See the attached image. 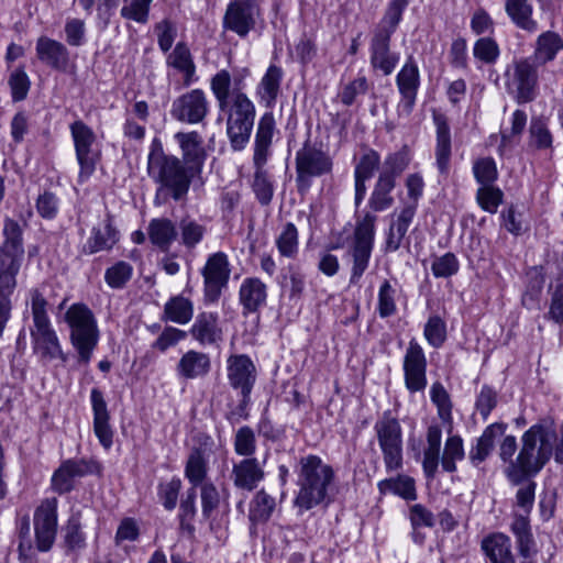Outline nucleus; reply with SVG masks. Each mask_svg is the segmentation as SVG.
<instances>
[{"label":"nucleus","mask_w":563,"mask_h":563,"mask_svg":"<svg viewBox=\"0 0 563 563\" xmlns=\"http://www.w3.org/2000/svg\"><path fill=\"white\" fill-rule=\"evenodd\" d=\"M18 537H19V559L22 563H32L34 559V550L31 538V525L30 518L24 516L18 523Z\"/></svg>","instance_id":"53"},{"label":"nucleus","mask_w":563,"mask_h":563,"mask_svg":"<svg viewBox=\"0 0 563 563\" xmlns=\"http://www.w3.org/2000/svg\"><path fill=\"white\" fill-rule=\"evenodd\" d=\"M527 124V113L523 110H516L511 118V128L500 131L499 148L509 146L517 137H520Z\"/></svg>","instance_id":"62"},{"label":"nucleus","mask_w":563,"mask_h":563,"mask_svg":"<svg viewBox=\"0 0 563 563\" xmlns=\"http://www.w3.org/2000/svg\"><path fill=\"white\" fill-rule=\"evenodd\" d=\"M396 288L385 279L378 290L377 312L380 318H389L397 312Z\"/></svg>","instance_id":"52"},{"label":"nucleus","mask_w":563,"mask_h":563,"mask_svg":"<svg viewBox=\"0 0 563 563\" xmlns=\"http://www.w3.org/2000/svg\"><path fill=\"white\" fill-rule=\"evenodd\" d=\"M276 245L280 255L294 257L298 252V231L294 223L287 222L282 233L276 239Z\"/></svg>","instance_id":"58"},{"label":"nucleus","mask_w":563,"mask_h":563,"mask_svg":"<svg viewBox=\"0 0 563 563\" xmlns=\"http://www.w3.org/2000/svg\"><path fill=\"white\" fill-rule=\"evenodd\" d=\"M192 301L181 295L172 297L164 306L163 320L186 324L192 319Z\"/></svg>","instance_id":"40"},{"label":"nucleus","mask_w":563,"mask_h":563,"mask_svg":"<svg viewBox=\"0 0 563 563\" xmlns=\"http://www.w3.org/2000/svg\"><path fill=\"white\" fill-rule=\"evenodd\" d=\"M176 371L178 376L185 379L203 378L211 371L210 356L203 352L189 350L180 357Z\"/></svg>","instance_id":"32"},{"label":"nucleus","mask_w":563,"mask_h":563,"mask_svg":"<svg viewBox=\"0 0 563 563\" xmlns=\"http://www.w3.org/2000/svg\"><path fill=\"white\" fill-rule=\"evenodd\" d=\"M433 122L437 128L435 161L441 175L446 176L450 169L452 153L451 132L448 118L443 113L433 112Z\"/></svg>","instance_id":"28"},{"label":"nucleus","mask_w":563,"mask_h":563,"mask_svg":"<svg viewBox=\"0 0 563 563\" xmlns=\"http://www.w3.org/2000/svg\"><path fill=\"white\" fill-rule=\"evenodd\" d=\"M415 214L416 206H405L397 218L390 222L385 240L384 250L386 253H394L398 251L404 245L405 241L409 244L406 239V234Z\"/></svg>","instance_id":"29"},{"label":"nucleus","mask_w":563,"mask_h":563,"mask_svg":"<svg viewBox=\"0 0 563 563\" xmlns=\"http://www.w3.org/2000/svg\"><path fill=\"white\" fill-rule=\"evenodd\" d=\"M481 550L486 563H517L512 541L504 532H492L481 541Z\"/></svg>","instance_id":"22"},{"label":"nucleus","mask_w":563,"mask_h":563,"mask_svg":"<svg viewBox=\"0 0 563 563\" xmlns=\"http://www.w3.org/2000/svg\"><path fill=\"white\" fill-rule=\"evenodd\" d=\"M514 84L517 88V101L527 103L536 98L538 86V71L536 63L530 58H523L515 63Z\"/></svg>","instance_id":"23"},{"label":"nucleus","mask_w":563,"mask_h":563,"mask_svg":"<svg viewBox=\"0 0 563 563\" xmlns=\"http://www.w3.org/2000/svg\"><path fill=\"white\" fill-rule=\"evenodd\" d=\"M178 228L180 230L181 244L189 250L196 247L203 240L207 232L205 225L189 216L184 217L179 221Z\"/></svg>","instance_id":"50"},{"label":"nucleus","mask_w":563,"mask_h":563,"mask_svg":"<svg viewBox=\"0 0 563 563\" xmlns=\"http://www.w3.org/2000/svg\"><path fill=\"white\" fill-rule=\"evenodd\" d=\"M505 11L517 27L530 33L538 30V23L532 19L533 8L529 0H505Z\"/></svg>","instance_id":"35"},{"label":"nucleus","mask_w":563,"mask_h":563,"mask_svg":"<svg viewBox=\"0 0 563 563\" xmlns=\"http://www.w3.org/2000/svg\"><path fill=\"white\" fill-rule=\"evenodd\" d=\"M227 363L229 384L241 397L238 405L228 413V419H247L251 394L257 378L256 366L246 354L231 355Z\"/></svg>","instance_id":"8"},{"label":"nucleus","mask_w":563,"mask_h":563,"mask_svg":"<svg viewBox=\"0 0 563 563\" xmlns=\"http://www.w3.org/2000/svg\"><path fill=\"white\" fill-rule=\"evenodd\" d=\"M396 84L401 96L398 108L409 115L416 104L420 87L419 67L413 58L409 56L396 76Z\"/></svg>","instance_id":"19"},{"label":"nucleus","mask_w":563,"mask_h":563,"mask_svg":"<svg viewBox=\"0 0 563 563\" xmlns=\"http://www.w3.org/2000/svg\"><path fill=\"white\" fill-rule=\"evenodd\" d=\"M460 262L456 255L448 252L441 256H433L431 272L437 278H449L457 274Z\"/></svg>","instance_id":"57"},{"label":"nucleus","mask_w":563,"mask_h":563,"mask_svg":"<svg viewBox=\"0 0 563 563\" xmlns=\"http://www.w3.org/2000/svg\"><path fill=\"white\" fill-rule=\"evenodd\" d=\"M196 488H189L186 493V497L181 499L179 506V521L180 528L187 530L189 533H194L195 527L192 520L196 516Z\"/></svg>","instance_id":"60"},{"label":"nucleus","mask_w":563,"mask_h":563,"mask_svg":"<svg viewBox=\"0 0 563 563\" xmlns=\"http://www.w3.org/2000/svg\"><path fill=\"white\" fill-rule=\"evenodd\" d=\"M398 25L379 20L375 25L371 43V66L379 70L384 76L390 75L399 62V54L390 49L391 36Z\"/></svg>","instance_id":"13"},{"label":"nucleus","mask_w":563,"mask_h":563,"mask_svg":"<svg viewBox=\"0 0 563 563\" xmlns=\"http://www.w3.org/2000/svg\"><path fill=\"white\" fill-rule=\"evenodd\" d=\"M430 398L437 407L439 418L444 423H451L453 405L449 393L440 382L432 384L430 388Z\"/></svg>","instance_id":"51"},{"label":"nucleus","mask_w":563,"mask_h":563,"mask_svg":"<svg viewBox=\"0 0 563 563\" xmlns=\"http://www.w3.org/2000/svg\"><path fill=\"white\" fill-rule=\"evenodd\" d=\"M254 12V0H235L227 8L223 25L239 36L245 37L255 26Z\"/></svg>","instance_id":"20"},{"label":"nucleus","mask_w":563,"mask_h":563,"mask_svg":"<svg viewBox=\"0 0 563 563\" xmlns=\"http://www.w3.org/2000/svg\"><path fill=\"white\" fill-rule=\"evenodd\" d=\"M504 194L494 185L479 187L476 192V199L481 208L489 213L497 212L503 202Z\"/></svg>","instance_id":"63"},{"label":"nucleus","mask_w":563,"mask_h":563,"mask_svg":"<svg viewBox=\"0 0 563 563\" xmlns=\"http://www.w3.org/2000/svg\"><path fill=\"white\" fill-rule=\"evenodd\" d=\"M275 130V119L272 112H266L260 119L255 135L253 162L266 164Z\"/></svg>","instance_id":"34"},{"label":"nucleus","mask_w":563,"mask_h":563,"mask_svg":"<svg viewBox=\"0 0 563 563\" xmlns=\"http://www.w3.org/2000/svg\"><path fill=\"white\" fill-rule=\"evenodd\" d=\"M507 424L503 422H495L486 427L476 443L470 449L468 459L473 466L479 467V465L486 461L492 454L495 440L497 437L503 435Z\"/></svg>","instance_id":"31"},{"label":"nucleus","mask_w":563,"mask_h":563,"mask_svg":"<svg viewBox=\"0 0 563 563\" xmlns=\"http://www.w3.org/2000/svg\"><path fill=\"white\" fill-rule=\"evenodd\" d=\"M563 48V40L554 32L542 33L537 40L534 58L540 64H545L555 58L558 52Z\"/></svg>","instance_id":"44"},{"label":"nucleus","mask_w":563,"mask_h":563,"mask_svg":"<svg viewBox=\"0 0 563 563\" xmlns=\"http://www.w3.org/2000/svg\"><path fill=\"white\" fill-rule=\"evenodd\" d=\"M231 477L235 487L252 492L264 478V470L255 457H246L235 463Z\"/></svg>","instance_id":"30"},{"label":"nucleus","mask_w":563,"mask_h":563,"mask_svg":"<svg viewBox=\"0 0 563 563\" xmlns=\"http://www.w3.org/2000/svg\"><path fill=\"white\" fill-rule=\"evenodd\" d=\"M3 242L0 245V336L11 317V297L16 288V276L24 260L23 229L11 218L3 221Z\"/></svg>","instance_id":"4"},{"label":"nucleus","mask_w":563,"mask_h":563,"mask_svg":"<svg viewBox=\"0 0 563 563\" xmlns=\"http://www.w3.org/2000/svg\"><path fill=\"white\" fill-rule=\"evenodd\" d=\"M119 231L113 225V217L107 212L103 227L95 225L90 236L82 245L81 253L92 255L101 251H110L119 242Z\"/></svg>","instance_id":"27"},{"label":"nucleus","mask_w":563,"mask_h":563,"mask_svg":"<svg viewBox=\"0 0 563 563\" xmlns=\"http://www.w3.org/2000/svg\"><path fill=\"white\" fill-rule=\"evenodd\" d=\"M227 134L231 147L242 151L250 141L255 119V107L243 92L232 95V103L229 104Z\"/></svg>","instance_id":"10"},{"label":"nucleus","mask_w":563,"mask_h":563,"mask_svg":"<svg viewBox=\"0 0 563 563\" xmlns=\"http://www.w3.org/2000/svg\"><path fill=\"white\" fill-rule=\"evenodd\" d=\"M397 183L386 177L377 176L368 198V208L361 219H357L353 241L350 247V254L353 260L350 284L358 283L368 267L375 240V224L377 216L375 212H384L390 209L395 203L393 191Z\"/></svg>","instance_id":"3"},{"label":"nucleus","mask_w":563,"mask_h":563,"mask_svg":"<svg viewBox=\"0 0 563 563\" xmlns=\"http://www.w3.org/2000/svg\"><path fill=\"white\" fill-rule=\"evenodd\" d=\"M30 295L33 318L31 338L34 344V351L40 354L43 361L58 358L63 363H66L68 356L63 352L57 333L52 327L47 314V300L38 289H32Z\"/></svg>","instance_id":"6"},{"label":"nucleus","mask_w":563,"mask_h":563,"mask_svg":"<svg viewBox=\"0 0 563 563\" xmlns=\"http://www.w3.org/2000/svg\"><path fill=\"white\" fill-rule=\"evenodd\" d=\"M473 174L481 187L492 186L498 178V170L494 158L482 157L474 162Z\"/></svg>","instance_id":"56"},{"label":"nucleus","mask_w":563,"mask_h":563,"mask_svg":"<svg viewBox=\"0 0 563 563\" xmlns=\"http://www.w3.org/2000/svg\"><path fill=\"white\" fill-rule=\"evenodd\" d=\"M276 503L265 490L255 494L251 501L249 518L252 522H266L271 518Z\"/></svg>","instance_id":"48"},{"label":"nucleus","mask_w":563,"mask_h":563,"mask_svg":"<svg viewBox=\"0 0 563 563\" xmlns=\"http://www.w3.org/2000/svg\"><path fill=\"white\" fill-rule=\"evenodd\" d=\"M74 141L76 158L79 164V181H86L96 170L100 159V151L97 148V136L92 129L84 121L76 120L69 125Z\"/></svg>","instance_id":"12"},{"label":"nucleus","mask_w":563,"mask_h":563,"mask_svg":"<svg viewBox=\"0 0 563 563\" xmlns=\"http://www.w3.org/2000/svg\"><path fill=\"white\" fill-rule=\"evenodd\" d=\"M86 547V538L81 531V523L78 515L69 517L64 528V548L66 554L76 553Z\"/></svg>","instance_id":"47"},{"label":"nucleus","mask_w":563,"mask_h":563,"mask_svg":"<svg viewBox=\"0 0 563 563\" xmlns=\"http://www.w3.org/2000/svg\"><path fill=\"white\" fill-rule=\"evenodd\" d=\"M254 165V179L252 189L255 194L257 201L262 206H268L274 196V185L269 178L268 172L264 168L265 164L253 162Z\"/></svg>","instance_id":"43"},{"label":"nucleus","mask_w":563,"mask_h":563,"mask_svg":"<svg viewBox=\"0 0 563 563\" xmlns=\"http://www.w3.org/2000/svg\"><path fill=\"white\" fill-rule=\"evenodd\" d=\"M102 474V465L93 457L68 459L59 465L52 476V489L59 495L69 493L75 487L74 479L87 475Z\"/></svg>","instance_id":"15"},{"label":"nucleus","mask_w":563,"mask_h":563,"mask_svg":"<svg viewBox=\"0 0 563 563\" xmlns=\"http://www.w3.org/2000/svg\"><path fill=\"white\" fill-rule=\"evenodd\" d=\"M175 140L181 151V158L164 152L162 142L155 137L150 146L147 174L158 184L155 201L170 197L175 201L187 199L190 185L201 174L207 159L203 139L197 131L177 132Z\"/></svg>","instance_id":"1"},{"label":"nucleus","mask_w":563,"mask_h":563,"mask_svg":"<svg viewBox=\"0 0 563 563\" xmlns=\"http://www.w3.org/2000/svg\"><path fill=\"white\" fill-rule=\"evenodd\" d=\"M556 430L552 421L541 420L523 432L516 459L518 443L515 435H506L499 446V457L508 463L505 475L512 485L521 484L527 477H533L551 460Z\"/></svg>","instance_id":"2"},{"label":"nucleus","mask_w":563,"mask_h":563,"mask_svg":"<svg viewBox=\"0 0 563 563\" xmlns=\"http://www.w3.org/2000/svg\"><path fill=\"white\" fill-rule=\"evenodd\" d=\"M465 456L463 440L460 435H451L446 439L444 451L441 457V466L444 472L453 473L456 471V462Z\"/></svg>","instance_id":"49"},{"label":"nucleus","mask_w":563,"mask_h":563,"mask_svg":"<svg viewBox=\"0 0 563 563\" xmlns=\"http://www.w3.org/2000/svg\"><path fill=\"white\" fill-rule=\"evenodd\" d=\"M239 301L244 317L258 313L267 302L266 284L257 277H246L239 289Z\"/></svg>","instance_id":"26"},{"label":"nucleus","mask_w":563,"mask_h":563,"mask_svg":"<svg viewBox=\"0 0 563 563\" xmlns=\"http://www.w3.org/2000/svg\"><path fill=\"white\" fill-rule=\"evenodd\" d=\"M378 445L387 472L399 471L404 466L402 431L397 418L385 411L382 419L374 426Z\"/></svg>","instance_id":"11"},{"label":"nucleus","mask_w":563,"mask_h":563,"mask_svg":"<svg viewBox=\"0 0 563 563\" xmlns=\"http://www.w3.org/2000/svg\"><path fill=\"white\" fill-rule=\"evenodd\" d=\"M35 52L38 60L47 67L57 71L67 70L70 56L68 48L62 42L41 36L36 41Z\"/></svg>","instance_id":"25"},{"label":"nucleus","mask_w":563,"mask_h":563,"mask_svg":"<svg viewBox=\"0 0 563 563\" xmlns=\"http://www.w3.org/2000/svg\"><path fill=\"white\" fill-rule=\"evenodd\" d=\"M90 401L93 413V432L100 444L109 450L113 444V430L110 426V412L103 394L98 388H92Z\"/></svg>","instance_id":"24"},{"label":"nucleus","mask_w":563,"mask_h":563,"mask_svg":"<svg viewBox=\"0 0 563 563\" xmlns=\"http://www.w3.org/2000/svg\"><path fill=\"white\" fill-rule=\"evenodd\" d=\"M231 268L228 255L223 252L211 254L201 269L203 277V299L207 303L217 302L228 286Z\"/></svg>","instance_id":"14"},{"label":"nucleus","mask_w":563,"mask_h":563,"mask_svg":"<svg viewBox=\"0 0 563 563\" xmlns=\"http://www.w3.org/2000/svg\"><path fill=\"white\" fill-rule=\"evenodd\" d=\"M427 357L421 345L411 339L404 356V379L409 393L423 391L427 387Z\"/></svg>","instance_id":"17"},{"label":"nucleus","mask_w":563,"mask_h":563,"mask_svg":"<svg viewBox=\"0 0 563 563\" xmlns=\"http://www.w3.org/2000/svg\"><path fill=\"white\" fill-rule=\"evenodd\" d=\"M428 343L434 347H441L446 340V324L439 316H431L423 330Z\"/></svg>","instance_id":"61"},{"label":"nucleus","mask_w":563,"mask_h":563,"mask_svg":"<svg viewBox=\"0 0 563 563\" xmlns=\"http://www.w3.org/2000/svg\"><path fill=\"white\" fill-rule=\"evenodd\" d=\"M410 164V156L407 147H402L401 150L389 153L383 163V167L379 170L378 176L386 177L387 179H391L394 183H397V178L401 176V174L407 169Z\"/></svg>","instance_id":"42"},{"label":"nucleus","mask_w":563,"mask_h":563,"mask_svg":"<svg viewBox=\"0 0 563 563\" xmlns=\"http://www.w3.org/2000/svg\"><path fill=\"white\" fill-rule=\"evenodd\" d=\"M69 340L78 353V363L88 365L99 342V329L92 311L85 303L71 305L65 313Z\"/></svg>","instance_id":"7"},{"label":"nucleus","mask_w":563,"mask_h":563,"mask_svg":"<svg viewBox=\"0 0 563 563\" xmlns=\"http://www.w3.org/2000/svg\"><path fill=\"white\" fill-rule=\"evenodd\" d=\"M510 531L516 539V549L520 558L519 563H537L539 550L531 531L528 515H516L510 525Z\"/></svg>","instance_id":"21"},{"label":"nucleus","mask_w":563,"mask_h":563,"mask_svg":"<svg viewBox=\"0 0 563 563\" xmlns=\"http://www.w3.org/2000/svg\"><path fill=\"white\" fill-rule=\"evenodd\" d=\"M296 165V188L303 196L311 186L312 179L322 177L332 173L333 159L330 154L306 141L295 157Z\"/></svg>","instance_id":"9"},{"label":"nucleus","mask_w":563,"mask_h":563,"mask_svg":"<svg viewBox=\"0 0 563 563\" xmlns=\"http://www.w3.org/2000/svg\"><path fill=\"white\" fill-rule=\"evenodd\" d=\"M209 459L210 456L202 455L199 451H190L185 466V476L192 484L191 488L206 483Z\"/></svg>","instance_id":"45"},{"label":"nucleus","mask_w":563,"mask_h":563,"mask_svg":"<svg viewBox=\"0 0 563 563\" xmlns=\"http://www.w3.org/2000/svg\"><path fill=\"white\" fill-rule=\"evenodd\" d=\"M134 268L125 261H118L104 272L106 284L114 290L124 289L133 277Z\"/></svg>","instance_id":"46"},{"label":"nucleus","mask_w":563,"mask_h":563,"mask_svg":"<svg viewBox=\"0 0 563 563\" xmlns=\"http://www.w3.org/2000/svg\"><path fill=\"white\" fill-rule=\"evenodd\" d=\"M233 444L238 455L245 456V459L252 457L256 451V437L253 429L249 426L238 429Z\"/></svg>","instance_id":"59"},{"label":"nucleus","mask_w":563,"mask_h":563,"mask_svg":"<svg viewBox=\"0 0 563 563\" xmlns=\"http://www.w3.org/2000/svg\"><path fill=\"white\" fill-rule=\"evenodd\" d=\"M382 495L394 494L405 500H416V482L412 477L405 474H398L395 477L385 478L377 484Z\"/></svg>","instance_id":"37"},{"label":"nucleus","mask_w":563,"mask_h":563,"mask_svg":"<svg viewBox=\"0 0 563 563\" xmlns=\"http://www.w3.org/2000/svg\"><path fill=\"white\" fill-rule=\"evenodd\" d=\"M282 79L283 70L276 65H271L263 76L258 86V95L267 108L275 106L280 91Z\"/></svg>","instance_id":"38"},{"label":"nucleus","mask_w":563,"mask_h":563,"mask_svg":"<svg viewBox=\"0 0 563 563\" xmlns=\"http://www.w3.org/2000/svg\"><path fill=\"white\" fill-rule=\"evenodd\" d=\"M230 87L231 75L228 70H220L211 79V90L221 111H227L229 108Z\"/></svg>","instance_id":"55"},{"label":"nucleus","mask_w":563,"mask_h":563,"mask_svg":"<svg viewBox=\"0 0 563 563\" xmlns=\"http://www.w3.org/2000/svg\"><path fill=\"white\" fill-rule=\"evenodd\" d=\"M408 518L412 528L411 538L415 543L422 545L426 540V534L420 531V528H433L435 518L431 510L421 504H415L409 507Z\"/></svg>","instance_id":"39"},{"label":"nucleus","mask_w":563,"mask_h":563,"mask_svg":"<svg viewBox=\"0 0 563 563\" xmlns=\"http://www.w3.org/2000/svg\"><path fill=\"white\" fill-rule=\"evenodd\" d=\"M380 165V155L373 148H367L354 168V175L371 179Z\"/></svg>","instance_id":"64"},{"label":"nucleus","mask_w":563,"mask_h":563,"mask_svg":"<svg viewBox=\"0 0 563 563\" xmlns=\"http://www.w3.org/2000/svg\"><path fill=\"white\" fill-rule=\"evenodd\" d=\"M167 64L185 76V84L189 85L196 71V66L188 46L184 42H178L174 51L167 58Z\"/></svg>","instance_id":"41"},{"label":"nucleus","mask_w":563,"mask_h":563,"mask_svg":"<svg viewBox=\"0 0 563 563\" xmlns=\"http://www.w3.org/2000/svg\"><path fill=\"white\" fill-rule=\"evenodd\" d=\"M219 316L216 312H201L190 329V334L200 344H213L221 340L222 330L218 325Z\"/></svg>","instance_id":"33"},{"label":"nucleus","mask_w":563,"mask_h":563,"mask_svg":"<svg viewBox=\"0 0 563 563\" xmlns=\"http://www.w3.org/2000/svg\"><path fill=\"white\" fill-rule=\"evenodd\" d=\"M57 499L46 498L34 511L36 548L41 552L52 549L57 532Z\"/></svg>","instance_id":"16"},{"label":"nucleus","mask_w":563,"mask_h":563,"mask_svg":"<svg viewBox=\"0 0 563 563\" xmlns=\"http://www.w3.org/2000/svg\"><path fill=\"white\" fill-rule=\"evenodd\" d=\"M209 113V101L201 89H192L173 101L170 114L183 123H201Z\"/></svg>","instance_id":"18"},{"label":"nucleus","mask_w":563,"mask_h":563,"mask_svg":"<svg viewBox=\"0 0 563 563\" xmlns=\"http://www.w3.org/2000/svg\"><path fill=\"white\" fill-rule=\"evenodd\" d=\"M334 479L330 464L314 454L301 456L297 466V485L299 487L294 500L296 507L309 510L323 503Z\"/></svg>","instance_id":"5"},{"label":"nucleus","mask_w":563,"mask_h":563,"mask_svg":"<svg viewBox=\"0 0 563 563\" xmlns=\"http://www.w3.org/2000/svg\"><path fill=\"white\" fill-rule=\"evenodd\" d=\"M473 55L486 65H494L500 55L499 45L493 37H479L474 44Z\"/></svg>","instance_id":"54"},{"label":"nucleus","mask_w":563,"mask_h":563,"mask_svg":"<svg viewBox=\"0 0 563 563\" xmlns=\"http://www.w3.org/2000/svg\"><path fill=\"white\" fill-rule=\"evenodd\" d=\"M147 233L152 244L163 252L169 250L177 236L175 224L167 218L152 219L148 223Z\"/></svg>","instance_id":"36"}]
</instances>
